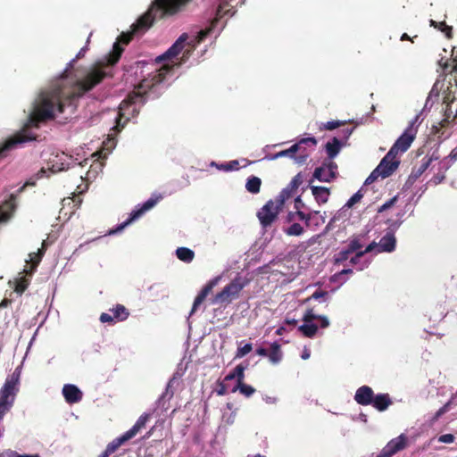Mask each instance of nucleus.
<instances>
[{"instance_id":"f257e3e1","label":"nucleus","mask_w":457,"mask_h":457,"mask_svg":"<svg viewBox=\"0 0 457 457\" xmlns=\"http://www.w3.org/2000/svg\"><path fill=\"white\" fill-rule=\"evenodd\" d=\"M106 76L107 73L101 68H95L83 79L72 82L68 81L65 71L49 88L39 94L26 128H38L41 122L54 120L56 113H62L66 107H73L79 97L101 83Z\"/></svg>"},{"instance_id":"f03ea898","label":"nucleus","mask_w":457,"mask_h":457,"mask_svg":"<svg viewBox=\"0 0 457 457\" xmlns=\"http://www.w3.org/2000/svg\"><path fill=\"white\" fill-rule=\"evenodd\" d=\"M192 0H154L149 9L131 25L133 32L145 33L154 23L156 19L173 16Z\"/></svg>"},{"instance_id":"7ed1b4c3","label":"nucleus","mask_w":457,"mask_h":457,"mask_svg":"<svg viewBox=\"0 0 457 457\" xmlns=\"http://www.w3.org/2000/svg\"><path fill=\"white\" fill-rule=\"evenodd\" d=\"M173 67V64L165 63L158 70V73L151 79H143L138 85V92L129 95L127 99L123 100L120 105V110L124 111L131 107L136 103L137 99L142 98L143 94H145L147 89H150L155 84L162 82Z\"/></svg>"},{"instance_id":"20e7f679","label":"nucleus","mask_w":457,"mask_h":457,"mask_svg":"<svg viewBox=\"0 0 457 457\" xmlns=\"http://www.w3.org/2000/svg\"><path fill=\"white\" fill-rule=\"evenodd\" d=\"M247 282L237 277L231 280L224 288L216 294L212 299V304H229L232 301L237 299L241 291L245 288Z\"/></svg>"},{"instance_id":"39448f33","label":"nucleus","mask_w":457,"mask_h":457,"mask_svg":"<svg viewBox=\"0 0 457 457\" xmlns=\"http://www.w3.org/2000/svg\"><path fill=\"white\" fill-rule=\"evenodd\" d=\"M420 114L416 115L410 122L404 132L397 138L389 151H393L396 156L399 153L406 152L413 142L417 134V123L419 122Z\"/></svg>"},{"instance_id":"423d86ee","label":"nucleus","mask_w":457,"mask_h":457,"mask_svg":"<svg viewBox=\"0 0 457 457\" xmlns=\"http://www.w3.org/2000/svg\"><path fill=\"white\" fill-rule=\"evenodd\" d=\"M282 205L279 203L275 204L273 201H268L263 207L257 212V217L262 228H266L278 219L279 209Z\"/></svg>"},{"instance_id":"0eeeda50","label":"nucleus","mask_w":457,"mask_h":457,"mask_svg":"<svg viewBox=\"0 0 457 457\" xmlns=\"http://www.w3.org/2000/svg\"><path fill=\"white\" fill-rule=\"evenodd\" d=\"M35 139L36 136L28 134L25 129L8 138L0 145V161L5 158L8 155L9 151L15 148L18 145Z\"/></svg>"},{"instance_id":"6e6552de","label":"nucleus","mask_w":457,"mask_h":457,"mask_svg":"<svg viewBox=\"0 0 457 457\" xmlns=\"http://www.w3.org/2000/svg\"><path fill=\"white\" fill-rule=\"evenodd\" d=\"M21 378V368L18 367L7 377L3 387L0 390V395L7 399H13L19 391Z\"/></svg>"},{"instance_id":"1a4fd4ad","label":"nucleus","mask_w":457,"mask_h":457,"mask_svg":"<svg viewBox=\"0 0 457 457\" xmlns=\"http://www.w3.org/2000/svg\"><path fill=\"white\" fill-rule=\"evenodd\" d=\"M137 35L136 32H133V29L128 32H122L118 37V42H115L113 45V48L112 53L109 54L107 62L109 65L116 64L123 53V48L120 46V43L124 45L129 44V42L133 39V37Z\"/></svg>"},{"instance_id":"9d476101","label":"nucleus","mask_w":457,"mask_h":457,"mask_svg":"<svg viewBox=\"0 0 457 457\" xmlns=\"http://www.w3.org/2000/svg\"><path fill=\"white\" fill-rule=\"evenodd\" d=\"M162 199V195H153L147 201H145L138 210L133 211L130 214V217L126 221H124L123 223L119 225L118 228L115 230L112 231L111 233L121 231L125 227H127L129 224H130L133 220L139 218L145 212L152 209Z\"/></svg>"},{"instance_id":"9b49d317","label":"nucleus","mask_w":457,"mask_h":457,"mask_svg":"<svg viewBox=\"0 0 457 457\" xmlns=\"http://www.w3.org/2000/svg\"><path fill=\"white\" fill-rule=\"evenodd\" d=\"M393 151H388L377 167V172H380L383 179L389 177L398 168L400 161Z\"/></svg>"},{"instance_id":"f8f14e48","label":"nucleus","mask_w":457,"mask_h":457,"mask_svg":"<svg viewBox=\"0 0 457 457\" xmlns=\"http://www.w3.org/2000/svg\"><path fill=\"white\" fill-rule=\"evenodd\" d=\"M406 446V436L401 435L387 443L378 457H392Z\"/></svg>"},{"instance_id":"ddd939ff","label":"nucleus","mask_w":457,"mask_h":457,"mask_svg":"<svg viewBox=\"0 0 457 457\" xmlns=\"http://www.w3.org/2000/svg\"><path fill=\"white\" fill-rule=\"evenodd\" d=\"M439 159V155L433 153L429 157H424L420 166H414L408 177L407 183L413 184L430 166L433 161Z\"/></svg>"},{"instance_id":"4468645a","label":"nucleus","mask_w":457,"mask_h":457,"mask_svg":"<svg viewBox=\"0 0 457 457\" xmlns=\"http://www.w3.org/2000/svg\"><path fill=\"white\" fill-rule=\"evenodd\" d=\"M308 142L314 143L315 137H309L301 138L297 143L291 145L288 149L282 150L278 153H276L270 159L276 160V159L281 158V157H289L295 161L297 151H299L301 149L302 144L308 143Z\"/></svg>"},{"instance_id":"2eb2a0df","label":"nucleus","mask_w":457,"mask_h":457,"mask_svg":"<svg viewBox=\"0 0 457 457\" xmlns=\"http://www.w3.org/2000/svg\"><path fill=\"white\" fill-rule=\"evenodd\" d=\"M220 280L219 277L213 278L211 279L199 292V294L195 298L190 315H193L198 309V307L203 303L205 300L206 296L212 291L213 287L218 284Z\"/></svg>"},{"instance_id":"dca6fc26","label":"nucleus","mask_w":457,"mask_h":457,"mask_svg":"<svg viewBox=\"0 0 457 457\" xmlns=\"http://www.w3.org/2000/svg\"><path fill=\"white\" fill-rule=\"evenodd\" d=\"M187 38V34H182L164 54L156 58V62H162V61L171 60L176 57L182 51Z\"/></svg>"},{"instance_id":"f3484780","label":"nucleus","mask_w":457,"mask_h":457,"mask_svg":"<svg viewBox=\"0 0 457 457\" xmlns=\"http://www.w3.org/2000/svg\"><path fill=\"white\" fill-rule=\"evenodd\" d=\"M16 209V195L11 194L9 198L0 204V223L8 221Z\"/></svg>"},{"instance_id":"a211bd4d","label":"nucleus","mask_w":457,"mask_h":457,"mask_svg":"<svg viewBox=\"0 0 457 457\" xmlns=\"http://www.w3.org/2000/svg\"><path fill=\"white\" fill-rule=\"evenodd\" d=\"M374 391L369 386H360L354 395V401L362 406L370 405L374 397Z\"/></svg>"},{"instance_id":"6ab92c4d","label":"nucleus","mask_w":457,"mask_h":457,"mask_svg":"<svg viewBox=\"0 0 457 457\" xmlns=\"http://www.w3.org/2000/svg\"><path fill=\"white\" fill-rule=\"evenodd\" d=\"M62 395L68 403H76L82 399V392L74 385L67 384L62 387Z\"/></svg>"},{"instance_id":"aec40b11","label":"nucleus","mask_w":457,"mask_h":457,"mask_svg":"<svg viewBox=\"0 0 457 457\" xmlns=\"http://www.w3.org/2000/svg\"><path fill=\"white\" fill-rule=\"evenodd\" d=\"M395 244L396 239L394 233L392 231H388L384 237H382L378 244L376 243L375 248L378 247L379 253H391L395 249Z\"/></svg>"},{"instance_id":"412c9836","label":"nucleus","mask_w":457,"mask_h":457,"mask_svg":"<svg viewBox=\"0 0 457 457\" xmlns=\"http://www.w3.org/2000/svg\"><path fill=\"white\" fill-rule=\"evenodd\" d=\"M392 403L393 401L388 394L379 393L374 395L370 405H372L378 411H385Z\"/></svg>"},{"instance_id":"4be33fe9","label":"nucleus","mask_w":457,"mask_h":457,"mask_svg":"<svg viewBox=\"0 0 457 457\" xmlns=\"http://www.w3.org/2000/svg\"><path fill=\"white\" fill-rule=\"evenodd\" d=\"M317 139L315 138L314 143H304L302 144L301 149L297 151L296 157H295V162L298 164L304 163L308 157L310 156L312 150H314L315 146L317 145Z\"/></svg>"},{"instance_id":"5701e85b","label":"nucleus","mask_w":457,"mask_h":457,"mask_svg":"<svg viewBox=\"0 0 457 457\" xmlns=\"http://www.w3.org/2000/svg\"><path fill=\"white\" fill-rule=\"evenodd\" d=\"M150 419V414L144 413L142 414L133 427L129 429L125 434L129 436V439L133 438L137 435V433L145 427L146 422Z\"/></svg>"},{"instance_id":"b1692460","label":"nucleus","mask_w":457,"mask_h":457,"mask_svg":"<svg viewBox=\"0 0 457 457\" xmlns=\"http://www.w3.org/2000/svg\"><path fill=\"white\" fill-rule=\"evenodd\" d=\"M312 193L319 204H326L329 196V189L324 187H311Z\"/></svg>"},{"instance_id":"393cba45","label":"nucleus","mask_w":457,"mask_h":457,"mask_svg":"<svg viewBox=\"0 0 457 457\" xmlns=\"http://www.w3.org/2000/svg\"><path fill=\"white\" fill-rule=\"evenodd\" d=\"M270 361L272 364H278L283 358V353L281 346L278 342H274L270 345V349L268 351V356Z\"/></svg>"},{"instance_id":"a878e982","label":"nucleus","mask_w":457,"mask_h":457,"mask_svg":"<svg viewBox=\"0 0 457 457\" xmlns=\"http://www.w3.org/2000/svg\"><path fill=\"white\" fill-rule=\"evenodd\" d=\"M342 147V143L337 137H333L331 142H328L325 145V149L328 154V159H334Z\"/></svg>"},{"instance_id":"bb28decb","label":"nucleus","mask_w":457,"mask_h":457,"mask_svg":"<svg viewBox=\"0 0 457 457\" xmlns=\"http://www.w3.org/2000/svg\"><path fill=\"white\" fill-rule=\"evenodd\" d=\"M110 312L112 313L115 321H124L129 316V311L124 305L120 303L111 308Z\"/></svg>"},{"instance_id":"cd10ccee","label":"nucleus","mask_w":457,"mask_h":457,"mask_svg":"<svg viewBox=\"0 0 457 457\" xmlns=\"http://www.w3.org/2000/svg\"><path fill=\"white\" fill-rule=\"evenodd\" d=\"M46 248H47V244L44 240L42 242L41 248H39L37 253H33L34 255H37V259H32V265H30L29 270H24V272L31 275L36 270V269L38 266V264L40 263L43 256L45 255Z\"/></svg>"},{"instance_id":"c85d7f7f","label":"nucleus","mask_w":457,"mask_h":457,"mask_svg":"<svg viewBox=\"0 0 457 457\" xmlns=\"http://www.w3.org/2000/svg\"><path fill=\"white\" fill-rule=\"evenodd\" d=\"M130 440L129 436L124 433L119 437H116L112 442H110L105 450L110 453H114L122 445Z\"/></svg>"},{"instance_id":"c756f323","label":"nucleus","mask_w":457,"mask_h":457,"mask_svg":"<svg viewBox=\"0 0 457 457\" xmlns=\"http://www.w3.org/2000/svg\"><path fill=\"white\" fill-rule=\"evenodd\" d=\"M176 255L180 261L189 263L194 260L195 253L187 247H179L176 250Z\"/></svg>"},{"instance_id":"7c9ffc66","label":"nucleus","mask_w":457,"mask_h":457,"mask_svg":"<svg viewBox=\"0 0 457 457\" xmlns=\"http://www.w3.org/2000/svg\"><path fill=\"white\" fill-rule=\"evenodd\" d=\"M261 185V179L255 176H252L248 178L245 184V188L249 193L257 194L260 192Z\"/></svg>"},{"instance_id":"2f4dec72","label":"nucleus","mask_w":457,"mask_h":457,"mask_svg":"<svg viewBox=\"0 0 457 457\" xmlns=\"http://www.w3.org/2000/svg\"><path fill=\"white\" fill-rule=\"evenodd\" d=\"M430 26L437 29L438 30L445 33L447 38H452L453 37V28L446 24L445 21H436L434 20H430Z\"/></svg>"},{"instance_id":"473e14b6","label":"nucleus","mask_w":457,"mask_h":457,"mask_svg":"<svg viewBox=\"0 0 457 457\" xmlns=\"http://www.w3.org/2000/svg\"><path fill=\"white\" fill-rule=\"evenodd\" d=\"M298 330L301 331L304 337L312 338L318 331V326L313 323L304 322V324L298 328Z\"/></svg>"},{"instance_id":"72a5a7b5","label":"nucleus","mask_w":457,"mask_h":457,"mask_svg":"<svg viewBox=\"0 0 457 457\" xmlns=\"http://www.w3.org/2000/svg\"><path fill=\"white\" fill-rule=\"evenodd\" d=\"M220 19L219 17H215L210 23V25L204 29H201L199 32H198V35H197V40L199 42H202L204 41L208 35H210L212 30L214 29V28L216 27V25L218 24Z\"/></svg>"},{"instance_id":"f704fd0d","label":"nucleus","mask_w":457,"mask_h":457,"mask_svg":"<svg viewBox=\"0 0 457 457\" xmlns=\"http://www.w3.org/2000/svg\"><path fill=\"white\" fill-rule=\"evenodd\" d=\"M238 390L240 394L244 395L246 397H250L254 392L255 388H253L252 386L247 385L245 383H237V386L232 389V392H236Z\"/></svg>"},{"instance_id":"c9c22d12","label":"nucleus","mask_w":457,"mask_h":457,"mask_svg":"<svg viewBox=\"0 0 457 457\" xmlns=\"http://www.w3.org/2000/svg\"><path fill=\"white\" fill-rule=\"evenodd\" d=\"M313 177L322 182H330L333 179V178H330V176H328V171L326 170V167L323 165L317 167L315 169Z\"/></svg>"},{"instance_id":"e433bc0d","label":"nucleus","mask_w":457,"mask_h":457,"mask_svg":"<svg viewBox=\"0 0 457 457\" xmlns=\"http://www.w3.org/2000/svg\"><path fill=\"white\" fill-rule=\"evenodd\" d=\"M13 404V399H7L0 395V420L10 411Z\"/></svg>"},{"instance_id":"4c0bfd02","label":"nucleus","mask_w":457,"mask_h":457,"mask_svg":"<svg viewBox=\"0 0 457 457\" xmlns=\"http://www.w3.org/2000/svg\"><path fill=\"white\" fill-rule=\"evenodd\" d=\"M323 166L326 167V170L328 171V176L330 178L336 179L337 174V164L332 160H325L322 163Z\"/></svg>"},{"instance_id":"58836bf2","label":"nucleus","mask_w":457,"mask_h":457,"mask_svg":"<svg viewBox=\"0 0 457 457\" xmlns=\"http://www.w3.org/2000/svg\"><path fill=\"white\" fill-rule=\"evenodd\" d=\"M304 232V228L299 223H293L290 227L285 229L287 236H301Z\"/></svg>"},{"instance_id":"ea45409f","label":"nucleus","mask_w":457,"mask_h":457,"mask_svg":"<svg viewBox=\"0 0 457 457\" xmlns=\"http://www.w3.org/2000/svg\"><path fill=\"white\" fill-rule=\"evenodd\" d=\"M29 285V279L25 277H21L16 280L14 290L16 293L21 295L28 288Z\"/></svg>"},{"instance_id":"a19ab883","label":"nucleus","mask_w":457,"mask_h":457,"mask_svg":"<svg viewBox=\"0 0 457 457\" xmlns=\"http://www.w3.org/2000/svg\"><path fill=\"white\" fill-rule=\"evenodd\" d=\"M376 243L372 242L370 244L364 251L358 252L353 257L351 258L350 262L352 264H357L359 260L367 253L371 252L373 249H375Z\"/></svg>"},{"instance_id":"79ce46f5","label":"nucleus","mask_w":457,"mask_h":457,"mask_svg":"<svg viewBox=\"0 0 457 457\" xmlns=\"http://www.w3.org/2000/svg\"><path fill=\"white\" fill-rule=\"evenodd\" d=\"M345 124V121L331 120L325 123H321L320 126V130H333Z\"/></svg>"},{"instance_id":"37998d69","label":"nucleus","mask_w":457,"mask_h":457,"mask_svg":"<svg viewBox=\"0 0 457 457\" xmlns=\"http://www.w3.org/2000/svg\"><path fill=\"white\" fill-rule=\"evenodd\" d=\"M294 194L295 192H293V190H290L288 187L284 188L278 195V203H279V205L283 206L285 202L290 197H292Z\"/></svg>"},{"instance_id":"c03bdc74","label":"nucleus","mask_w":457,"mask_h":457,"mask_svg":"<svg viewBox=\"0 0 457 457\" xmlns=\"http://www.w3.org/2000/svg\"><path fill=\"white\" fill-rule=\"evenodd\" d=\"M218 168L224 171L237 170L239 169V162H238V161L234 160V161H230L229 162H227V163H222L220 165H218Z\"/></svg>"},{"instance_id":"a18cd8bd","label":"nucleus","mask_w":457,"mask_h":457,"mask_svg":"<svg viewBox=\"0 0 457 457\" xmlns=\"http://www.w3.org/2000/svg\"><path fill=\"white\" fill-rule=\"evenodd\" d=\"M363 197L361 190L357 191L352 197L346 202L344 207L352 208L355 204L359 203Z\"/></svg>"},{"instance_id":"49530a36","label":"nucleus","mask_w":457,"mask_h":457,"mask_svg":"<svg viewBox=\"0 0 457 457\" xmlns=\"http://www.w3.org/2000/svg\"><path fill=\"white\" fill-rule=\"evenodd\" d=\"M362 247V245L360 244L358 240H353L350 242L348 245V249L346 251L341 252L342 255H348L349 253H352L355 251L360 250Z\"/></svg>"},{"instance_id":"de8ad7c7","label":"nucleus","mask_w":457,"mask_h":457,"mask_svg":"<svg viewBox=\"0 0 457 457\" xmlns=\"http://www.w3.org/2000/svg\"><path fill=\"white\" fill-rule=\"evenodd\" d=\"M233 372L237 378V383H241L244 381V378H245V367L244 366H242L241 364L236 366V368L233 370Z\"/></svg>"},{"instance_id":"09e8293b","label":"nucleus","mask_w":457,"mask_h":457,"mask_svg":"<svg viewBox=\"0 0 457 457\" xmlns=\"http://www.w3.org/2000/svg\"><path fill=\"white\" fill-rule=\"evenodd\" d=\"M451 401L447 402L445 405H443L433 416L432 421H436L442 415L446 413L450 410Z\"/></svg>"},{"instance_id":"8fccbe9b","label":"nucleus","mask_w":457,"mask_h":457,"mask_svg":"<svg viewBox=\"0 0 457 457\" xmlns=\"http://www.w3.org/2000/svg\"><path fill=\"white\" fill-rule=\"evenodd\" d=\"M252 349H253L252 344H250V343L245 344L244 346L237 348L236 357L242 358L245 355H246L247 353H249L252 351Z\"/></svg>"},{"instance_id":"3c124183","label":"nucleus","mask_w":457,"mask_h":457,"mask_svg":"<svg viewBox=\"0 0 457 457\" xmlns=\"http://www.w3.org/2000/svg\"><path fill=\"white\" fill-rule=\"evenodd\" d=\"M397 198H398V196L395 195V196L390 198L389 200H387L385 204H383L381 206L378 207V212H383L388 210L389 208H391L392 206H394L397 201Z\"/></svg>"},{"instance_id":"603ef678","label":"nucleus","mask_w":457,"mask_h":457,"mask_svg":"<svg viewBox=\"0 0 457 457\" xmlns=\"http://www.w3.org/2000/svg\"><path fill=\"white\" fill-rule=\"evenodd\" d=\"M452 163L447 158H444L438 162L437 171L445 174L448 169L451 167Z\"/></svg>"},{"instance_id":"864d4df0","label":"nucleus","mask_w":457,"mask_h":457,"mask_svg":"<svg viewBox=\"0 0 457 457\" xmlns=\"http://www.w3.org/2000/svg\"><path fill=\"white\" fill-rule=\"evenodd\" d=\"M80 195L81 193H79L77 195L74 194L72 198H64L62 202L65 203L66 201H68V204H70L71 202H72L74 204V207L79 208L82 203Z\"/></svg>"},{"instance_id":"5fc2aeb1","label":"nucleus","mask_w":457,"mask_h":457,"mask_svg":"<svg viewBox=\"0 0 457 457\" xmlns=\"http://www.w3.org/2000/svg\"><path fill=\"white\" fill-rule=\"evenodd\" d=\"M318 318L319 315L314 313L313 309H308L303 317V320L306 323H311L312 320H318Z\"/></svg>"},{"instance_id":"6e6d98bb","label":"nucleus","mask_w":457,"mask_h":457,"mask_svg":"<svg viewBox=\"0 0 457 457\" xmlns=\"http://www.w3.org/2000/svg\"><path fill=\"white\" fill-rule=\"evenodd\" d=\"M445 179V174L442 173V172H436L433 178L430 179V182L433 183L434 185H438L440 183H442Z\"/></svg>"},{"instance_id":"4d7b16f0","label":"nucleus","mask_w":457,"mask_h":457,"mask_svg":"<svg viewBox=\"0 0 457 457\" xmlns=\"http://www.w3.org/2000/svg\"><path fill=\"white\" fill-rule=\"evenodd\" d=\"M438 441L445 444H451L454 441V436L453 434H445L438 437Z\"/></svg>"},{"instance_id":"13d9d810","label":"nucleus","mask_w":457,"mask_h":457,"mask_svg":"<svg viewBox=\"0 0 457 457\" xmlns=\"http://www.w3.org/2000/svg\"><path fill=\"white\" fill-rule=\"evenodd\" d=\"M378 177H381L380 172H377V168L370 173V175L366 179L365 184L369 185L373 183Z\"/></svg>"},{"instance_id":"bf43d9fd","label":"nucleus","mask_w":457,"mask_h":457,"mask_svg":"<svg viewBox=\"0 0 457 457\" xmlns=\"http://www.w3.org/2000/svg\"><path fill=\"white\" fill-rule=\"evenodd\" d=\"M100 321L103 322V323H112L115 321L114 318L112 315L109 314V313H105V312H103L101 315H100Z\"/></svg>"},{"instance_id":"052dcab7","label":"nucleus","mask_w":457,"mask_h":457,"mask_svg":"<svg viewBox=\"0 0 457 457\" xmlns=\"http://www.w3.org/2000/svg\"><path fill=\"white\" fill-rule=\"evenodd\" d=\"M295 216L298 217L300 220H303V219H305L306 213L298 209L295 213L289 212L287 218L289 220H291L294 219Z\"/></svg>"},{"instance_id":"680f3d73","label":"nucleus","mask_w":457,"mask_h":457,"mask_svg":"<svg viewBox=\"0 0 457 457\" xmlns=\"http://www.w3.org/2000/svg\"><path fill=\"white\" fill-rule=\"evenodd\" d=\"M328 295L327 291L323 290H316L309 298L310 299H320L321 297H325Z\"/></svg>"},{"instance_id":"e2e57ef3","label":"nucleus","mask_w":457,"mask_h":457,"mask_svg":"<svg viewBox=\"0 0 457 457\" xmlns=\"http://www.w3.org/2000/svg\"><path fill=\"white\" fill-rule=\"evenodd\" d=\"M292 185L296 187L297 188L300 187V185L303 183V178L300 173L296 174L290 182Z\"/></svg>"},{"instance_id":"0e129e2a","label":"nucleus","mask_w":457,"mask_h":457,"mask_svg":"<svg viewBox=\"0 0 457 457\" xmlns=\"http://www.w3.org/2000/svg\"><path fill=\"white\" fill-rule=\"evenodd\" d=\"M354 128H345L341 130L342 137L347 139L353 132Z\"/></svg>"},{"instance_id":"69168bd1","label":"nucleus","mask_w":457,"mask_h":457,"mask_svg":"<svg viewBox=\"0 0 457 457\" xmlns=\"http://www.w3.org/2000/svg\"><path fill=\"white\" fill-rule=\"evenodd\" d=\"M447 160L450 161L451 163H453L454 161L457 160V147L453 148L450 154L446 157Z\"/></svg>"},{"instance_id":"338daca9","label":"nucleus","mask_w":457,"mask_h":457,"mask_svg":"<svg viewBox=\"0 0 457 457\" xmlns=\"http://www.w3.org/2000/svg\"><path fill=\"white\" fill-rule=\"evenodd\" d=\"M318 320H320L321 328H328L329 326V321L326 316H319Z\"/></svg>"},{"instance_id":"774afa93","label":"nucleus","mask_w":457,"mask_h":457,"mask_svg":"<svg viewBox=\"0 0 457 457\" xmlns=\"http://www.w3.org/2000/svg\"><path fill=\"white\" fill-rule=\"evenodd\" d=\"M228 393L227 386L224 384L220 385V388L217 390L219 395H224Z\"/></svg>"}]
</instances>
